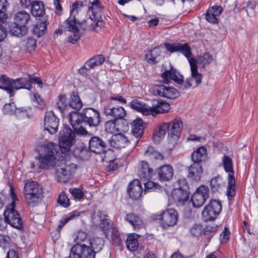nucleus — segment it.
Instances as JSON below:
<instances>
[{"label": "nucleus", "instance_id": "f257e3e1", "mask_svg": "<svg viewBox=\"0 0 258 258\" xmlns=\"http://www.w3.org/2000/svg\"><path fill=\"white\" fill-rule=\"evenodd\" d=\"M59 147L53 143L44 146V153L39 155L38 160L41 168L47 169L55 164L58 148L63 152L69 150L74 141L75 134L69 127L65 126L59 132Z\"/></svg>", "mask_w": 258, "mask_h": 258}, {"label": "nucleus", "instance_id": "f03ea898", "mask_svg": "<svg viewBox=\"0 0 258 258\" xmlns=\"http://www.w3.org/2000/svg\"><path fill=\"white\" fill-rule=\"evenodd\" d=\"M188 62L190 67L191 77L187 78L185 82H183V76L172 67L169 70H166L161 74L162 82L164 83L168 84L170 80H172L179 85L183 84V89L198 87L202 83V75L198 72L197 66L196 65L194 59H188Z\"/></svg>", "mask_w": 258, "mask_h": 258}, {"label": "nucleus", "instance_id": "7ed1b4c3", "mask_svg": "<svg viewBox=\"0 0 258 258\" xmlns=\"http://www.w3.org/2000/svg\"><path fill=\"white\" fill-rule=\"evenodd\" d=\"M10 190L12 202L7 207L4 212V216L5 220L6 222L12 227L20 230L23 228V221L18 211L15 210L16 202H18L19 200L12 186H11Z\"/></svg>", "mask_w": 258, "mask_h": 258}, {"label": "nucleus", "instance_id": "20e7f679", "mask_svg": "<svg viewBox=\"0 0 258 258\" xmlns=\"http://www.w3.org/2000/svg\"><path fill=\"white\" fill-rule=\"evenodd\" d=\"M23 193L27 203L32 207L40 203L43 197L42 188L34 181H27L25 183Z\"/></svg>", "mask_w": 258, "mask_h": 258}, {"label": "nucleus", "instance_id": "39448f33", "mask_svg": "<svg viewBox=\"0 0 258 258\" xmlns=\"http://www.w3.org/2000/svg\"><path fill=\"white\" fill-rule=\"evenodd\" d=\"M151 218L154 220L159 221V223L162 228H167L177 224L178 214L175 210L170 209L153 214Z\"/></svg>", "mask_w": 258, "mask_h": 258}, {"label": "nucleus", "instance_id": "423d86ee", "mask_svg": "<svg viewBox=\"0 0 258 258\" xmlns=\"http://www.w3.org/2000/svg\"><path fill=\"white\" fill-rule=\"evenodd\" d=\"M30 19V14L24 10L16 13L14 17L16 27L12 29V33L17 36H22L28 31L26 24Z\"/></svg>", "mask_w": 258, "mask_h": 258}, {"label": "nucleus", "instance_id": "0eeeda50", "mask_svg": "<svg viewBox=\"0 0 258 258\" xmlns=\"http://www.w3.org/2000/svg\"><path fill=\"white\" fill-rule=\"evenodd\" d=\"M223 164L226 172L228 173L227 195L228 199L235 195V180L234 176V170L231 159L228 156H224L222 159Z\"/></svg>", "mask_w": 258, "mask_h": 258}, {"label": "nucleus", "instance_id": "6e6552de", "mask_svg": "<svg viewBox=\"0 0 258 258\" xmlns=\"http://www.w3.org/2000/svg\"><path fill=\"white\" fill-rule=\"evenodd\" d=\"M150 92L154 95L170 99H176L179 96V92L176 89L162 84L153 86L150 89Z\"/></svg>", "mask_w": 258, "mask_h": 258}, {"label": "nucleus", "instance_id": "1a4fd4ad", "mask_svg": "<svg viewBox=\"0 0 258 258\" xmlns=\"http://www.w3.org/2000/svg\"><path fill=\"white\" fill-rule=\"evenodd\" d=\"M95 252L86 244H77L73 246L70 254V258H95Z\"/></svg>", "mask_w": 258, "mask_h": 258}, {"label": "nucleus", "instance_id": "9d476101", "mask_svg": "<svg viewBox=\"0 0 258 258\" xmlns=\"http://www.w3.org/2000/svg\"><path fill=\"white\" fill-rule=\"evenodd\" d=\"M222 209L221 203L215 200H212L205 206L202 212V215L205 221L214 220L219 214Z\"/></svg>", "mask_w": 258, "mask_h": 258}, {"label": "nucleus", "instance_id": "9b49d317", "mask_svg": "<svg viewBox=\"0 0 258 258\" xmlns=\"http://www.w3.org/2000/svg\"><path fill=\"white\" fill-rule=\"evenodd\" d=\"M209 189L207 186L201 185L198 187L191 197L193 207H201L209 197Z\"/></svg>", "mask_w": 258, "mask_h": 258}, {"label": "nucleus", "instance_id": "f8f14e48", "mask_svg": "<svg viewBox=\"0 0 258 258\" xmlns=\"http://www.w3.org/2000/svg\"><path fill=\"white\" fill-rule=\"evenodd\" d=\"M61 165L56 167V175L59 181L64 182L77 168L76 164L72 163H65V161H61Z\"/></svg>", "mask_w": 258, "mask_h": 258}, {"label": "nucleus", "instance_id": "ddd939ff", "mask_svg": "<svg viewBox=\"0 0 258 258\" xmlns=\"http://www.w3.org/2000/svg\"><path fill=\"white\" fill-rule=\"evenodd\" d=\"M61 165L56 167V175L59 181L64 182L77 168L76 164L72 163H65V161H61Z\"/></svg>", "mask_w": 258, "mask_h": 258}, {"label": "nucleus", "instance_id": "4468645a", "mask_svg": "<svg viewBox=\"0 0 258 258\" xmlns=\"http://www.w3.org/2000/svg\"><path fill=\"white\" fill-rule=\"evenodd\" d=\"M168 125V138L176 141L179 137L180 132L182 129L183 123L181 119L176 117L167 123Z\"/></svg>", "mask_w": 258, "mask_h": 258}, {"label": "nucleus", "instance_id": "2eb2a0df", "mask_svg": "<svg viewBox=\"0 0 258 258\" xmlns=\"http://www.w3.org/2000/svg\"><path fill=\"white\" fill-rule=\"evenodd\" d=\"M84 122L90 126L96 127L100 122V115L99 112L92 108H87L83 109Z\"/></svg>", "mask_w": 258, "mask_h": 258}, {"label": "nucleus", "instance_id": "dca6fc26", "mask_svg": "<svg viewBox=\"0 0 258 258\" xmlns=\"http://www.w3.org/2000/svg\"><path fill=\"white\" fill-rule=\"evenodd\" d=\"M58 119L53 111H49L46 112L44 123L46 130L51 134L55 133L58 129Z\"/></svg>", "mask_w": 258, "mask_h": 258}, {"label": "nucleus", "instance_id": "f3484780", "mask_svg": "<svg viewBox=\"0 0 258 258\" xmlns=\"http://www.w3.org/2000/svg\"><path fill=\"white\" fill-rule=\"evenodd\" d=\"M166 49L170 52H180L183 54L188 59L191 58L190 57L191 52L190 48L187 43H168L164 44Z\"/></svg>", "mask_w": 258, "mask_h": 258}, {"label": "nucleus", "instance_id": "a211bd4d", "mask_svg": "<svg viewBox=\"0 0 258 258\" xmlns=\"http://www.w3.org/2000/svg\"><path fill=\"white\" fill-rule=\"evenodd\" d=\"M63 27L67 30L73 33L68 37L67 40L68 42L74 43L79 39L80 35L77 23H75L71 19H67L63 22Z\"/></svg>", "mask_w": 258, "mask_h": 258}, {"label": "nucleus", "instance_id": "6ab92c4d", "mask_svg": "<svg viewBox=\"0 0 258 258\" xmlns=\"http://www.w3.org/2000/svg\"><path fill=\"white\" fill-rule=\"evenodd\" d=\"M104 113L107 116H111L116 119H122L126 115L124 109L120 106H114V103H110L104 107Z\"/></svg>", "mask_w": 258, "mask_h": 258}, {"label": "nucleus", "instance_id": "aec40b11", "mask_svg": "<svg viewBox=\"0 0 258 258\" xmlns=\"http://www.w3.org/2000/svg\"><path fill=\"white\" fill-rule=\"evenodd\" d=\"M107 148L106 143L98 137L91 138L89 143V150L96 153L104 152Z\"/></svg>", "mask_w": 258, "mask_h": 258}, {"label": "nucleus", "instance_id": "412c9836", "mask_svg": "<svg viewBox=\"0 0 258 258\" xmlns=\"http://www.w3.org/2000/svg\"><path fill=\"white\" fill-rule=\"evenodd\" d=\"M189 191L181 188H174L171 192L173 200L178 205H182L187 202L189 198Z\"/></svg>", "mask_w": 258, "mask_h": 258}, {"label": "nucleus", "instance_id": "4be33fe9", "mask_svg": "<svg viewBox=\"0 0 258 258\" xmlns=\"http://www.w3.org/2000/svg\"><path fill=\"white\" fill-rule=\"evenodd\" d=\"M127 192L130 197L133 199H138L143 192V187L140 180L136 179L130 182L128 185Z\"/></svg>", "mask_w": 258, "mask_h": 258}, {"label": "nucleus", "instance_id": "5701e85b", "mask_svg": "<svg viewBox=\"0 0 258 258\" xmlns=\"http://www.w3.org/2000/svg\"><path fill=\"white\" fill-rule=\"evenodd\" d=\"M14 85V79L10 78L5 75H0V88L5 90L10 97L13 96L15 94Z\"/></svg>", "mask_w": 258, "mask_h": 258}, {"label": "nucleus", "instance_id": "b1692460", "mask_svg": "<svg viewBox=\"0 0 258 258\" xmlns=\"http://www.w3.org/2000/svg\"><path fill=\"white\" fill-rule=\"evenodd\" d=\"M169 109V104L161 100H155L153 103V106L152 107L150 106V114L153 115L167 112Z\"/></svg>", "mask_w": 258, "mask_h": 258}, {"label": "nucleus", "instance_id": "393cba45", "mask_svg": "<svg viewBox=\"0 0 258 258\" xmlns=\"http://www.w3.org/2000/svg\"><path fill=\"white\" fill-rule=\"evenodd\" d=\"M157 173L160 181H167L172 178L173 169L171 165L166 164L161 166L158 169Z\"/></svg>", "mask_w": 258, "mask_h": 258}, {"label": "nucleus", "instance_id": "a878e982", "mask_svg": "<svg viewBox=\"0 0 258 258\" xmlns=\"http://www.w3.org/2000/svg\"><path fill=\"white\" fill-rule=\"evenodd\" d=\"M153 174V169L150 167L148 163L142 161L139 166L138 175L141 180H146L150 179Z\"/></svg>", "mask_w": 258, "mask_h": 258}, {"label": "nucleus", "instance_id": "bb28decb", "mask_svg": "<svg viewBox=\"0 0 258 258\" xmlns=\"http://www.w3.org/2000/svg\"><path fill=\"white\" fill-rule=\"evenodd\" d=\"M222 12V8L220 6H214L210 8L206 14V19L210 23L216 24L218 23V17Z\"/></svg>", "mask_w": 258, "mask_h": 258}, {"label": "nucleus", "instance_id": "cd10ccee", "mask_svg": "<svg viewBox=\"0 0 258 258\" xmlns=\"http://www.w3.org/2000/svg\"><path fill=\"white\" fill-rule=\"evenodd\" d=\"M203 174V168L200 164L194 163L188 169V177L195 181H199Z\"/></svg>", "mask_w": 258, "mask_h": 258}, {"label": "nucleus", "instance_id": "c85d7f7f", "mask_svg": "<svg viewBox=\"0 0 258 258\" xmlns=\"http://www.w3.org/2000/svg\"><path fill=\"white\" fill-rule=\"evenodd\" d=\"M128 142L127 138L119 133L113 135L111 140L109 141L110 146L115 148L124 147Z\"/></svg>", "mask_w": 258, "mask_h": 258}, {"label": "nucleus", "instance_id": "c756f323", "mask_svg": "<svg viewBox=\"0 0 258 258\" xmlns=\"http://www.w3.org/2000/svg\"><path fill=\"white\" fill-rule=\"evenodd\" d=\"M103 7L100 6L99 2L96 0L92 3L89 7L88 14L91 20H99L101 19V12Z\"/></svg>", "mask_w": 258, "mask_h": 258}, {"label": "nucleus", "instance_id": "7c9ffc66", "mask_svg": "<svg viewBox=\"0 0 258 258\" xmlns=\"http://www.w3.org/2000/svg\"><path fill=\"white\" fill-rule=\"evenodd\" d=\"M207 158V149L203 146L198 148L191 154V159L194 163L200 164Z\"/></svg>", "mask_w": 258, "mask_h": 258}, {"label": "nucleus", "instance_id": "2f4dec72", "mask_svg": "<svg viewBox=\"0 0 258 258\" xmlns=\"http://www.w3.org/2000/svg\"><path fill=\"white\" fill-rule=\"evenodd\" d=\"M125 220L132 225L135 230L140 229L143 226L142 219L136 214H126Z\"/></svg>", "mask_w": 258, "mask_h": 258}, {"label": "nucleus", "instance_id": "473e14b6", "mask_svg": "<svg viewBox=\"0 0 258 258\" xmlns=\"http://www.w3.org/2000/svg\"><path fill=\"white\" fill-rule=\"evenodd\" d=\"M129 106L131 108L142 112L143 115H148L150 114V106L137 100H134L131 101Z\"/></svg>", "mask_w": 258, "mask_h": 258}, {"label": "nucleus", "instance_id": "72a5a7b5", "mask_svg": "<svg viewBox=\"0 0 258 258\" xmlns=\"http://www.w3.org/2000/svg\"><path fill=\"white\" fill-rule=\"evenodd\" d=\"M14 90H18L21 89H25L31 90L32 85H31V80L29 77L25 78H20L14 80Z\"/></svg>", "mask_w": 258, "mask_h": 258}, {"label": "nucleus", "instance_id": "f704fd0d", "mask_svg": "<svg viewBox=\"0 0 258 258\" xmlns=\"http://www.w3.org/2000/svg\"><path fill=\"white\" fill-rule=\"evenodd\" d=\"M144 124L141 119H137L133 122L132 132L137 138H140L144 132Z\"/></svg>", "mask_w": 258, "mask_h": 258}, {"label": "nucleus", "instance_id": "c9c22d12", "mask_svg": "<svg viewBox=\"0 0 258 258\" xmlns=\"http://www.w3.org/2000/svg\"><path fill=\"white\" fill-rule=\"evenodd\" d=\"M70 121L73 128H76V126H79L81 122H84L83 110L81 113L77 111L71 112L70 115Z\"/></svg>", "mask_w": 258, "mask_h": 258}, {"label": "nucleus", "instance_id": "e433bc0d", "mask_svg": "<svg viewBox=\"0 0 258 258\" xmlns=\"http://www.w3.org/2000/svg\"><path fill=\"white\" fill-rule=\"evenodd\" d=\"M168 125L167 123L164 122L161 124L157 131H156L153 137V139L155 143H159L165 136L166 133H168Z\"/></svg>", "mask_w": 258, "mask_h": 258}, {"label": "nucleus", "instance_id": "4c0bfd02", "mask_svg": "<svg viewBox=\"0 0 258 258\" xmlns=\"http://www.w3.org/2000/svg\"><path fill=\"white\" fill-rule=\"evenodd\" d=\"M31 13L35 17H41L45 13L44 5L42 2L33 1L31 5Z\"/></svg>", "mask_w": 258, "mask_h": 258}, {"label": "nucleus", "instance_id": "58836bf2", "mask_svg": "<svg viewBox=\"0 0 258 258\" xmlns=\"http://www.w3.org/2000/svg\"><path fill=\"white\" fill-rule=\"evenodd\" d=\"M105 128L106 132L113 134V135L121 131L120 125L118 123H117L116 120H111L106 122L105 125Z\"/></svg>", "mask_w": 258, "mask_h": 258}, {"label": "nucleus", "instance_id": "ea45409f", "mask_svg": "<svg viewBox=\"0 0 258 258\" xmlns=\"http://www.w3.org/2000/svg\"><path fill=\"white\" fill-rule=\"evenodd\" d=\"M47 24L48 23L46 20L38 22L34 27V34L38 37L43 35L47 29Z\"/></svg>", "mask_w": 258, "mask_h": 258}, {"label": "nucleus", "instance_id": "a19ab883", "mask_svg": "<svg viewBox=\"0 0 258 258\" xmlns=\"http://www.w3.org/2000/svg\"><path fill=\"white\" fill-rule=\"evenodd\" d=\"M137 234L128 236L126 241V246L128 249L132 251H135L138 247V241Z\"/></svg>", "mask_w": 258, "mask_h": 258}, {"label": "nucleus", "instance_id": "79ce46f5", "mask_svg": "<svg viewBox=\"0 0 258 258\" xmlns=\"http://www.w3.org/2000/svg\"><path fill=\"white\" fill-rule=\"evenodd\" d=\"M83 2L82 1H77L72 5L70 11V16L68 19H72L75 23H76L75 16L78 14L79 12L82 8Z\"/></svg>", "mask_w": 258, "mask_h": 258}, {"label": "nucleus", "instance_id": "37998d69", "mask_svg": "<svg viewBox=\"0 0 258 258\" xmlns=\"http://www.w3.org/2000/svg\"><path fill=\"white\" fill-rule=\"evenodd\" d=\"M69 104L70 107L76 110H79L82 107V103L80 97L75 93L71 95Z\"/></svg>", "mask_w": 258, "mask_h": 258}, {"label": "nucleus", "instance_id": "c03bdc74", "mask_svg": "<svg viewBox=\"0 0 258 258\" xmlns=\"http://www.w3.org/2000/svg\"><path fill=\"white\" fill-rule=\"evenodd\" d=\"M103 240L99 237L94 238L89 242L90 247L94 252L99 251L103 246Z\"/></svg>", "mask_w": 258, "mask_h": 258}, {"label": "nucleus", "instance_id": "a18cd8bd", "mask_svg": "<svg viewBox=\"0 0 258 258\" xmlns=\"http://www.w3.org/2000/svg\"><path fill=\"white\" fill-rule=\"evenodd\" d=\"M190 59H194L196 62V65L197 64H202L203 67H204L206 64L210 63L213 60L212 56L209 53H205L203 56H199L198 59L194 57L190 58Z\"/></svg>", "mask_w": 258, "mask_h": 258}, {"label": "nucleus", "instance_id": "49530a36", "mask_svg": "<svg viewBox=\"0 0 258 258\" xmlns=\"http://www.w3.org/2000/svg\"><path fill=\"white\" fill-rule=\"evenodd\" d=\"M159 53V49L157 48H155L146 54L145 58L149 63H156L158 61L157 59V55Z\"/></svg>", "mask_w": 258, "mask_h": 258}, {"label": "nucleus", "instance_id": "de8ad7c7", "mask_svg": "<svg viewBox=\"0 0 258 258\" xmlns=\"http://www.w3.org/2000/svg\"><path fill=\"white\" fill-rule=\"evenodd\" d=\"M58 99L56 106L59 111L62 112L68 106L66 96L64 95H59L58 97Z\"/></svg>", "mask_w": 258, "mask_h": 258}, {"label": "nucleus", "instance_id": "09e8293b", "mask_svg": "<svg viewBox=\"0 0 258 258\" xmlns=\"http://www.w3.org/2000/svg\"><path fill=\"white\" fill-rule=\"evenodd\" d=\"M145 154L156 159L162 160L163 159L162 155L159 152L155 150L152 147H149L146 151Z\"/></svg>", "mask_w": 258, "mask_h": 258}, {"label": "nucleus", "instance_id": "8fccbe9b", "mask_svg": "<svg viewBox=\"0 0 258 258\" xmlns=\"http://www.w3.org/2000/svg\"><path fill=\"white\" fill-rule=\"evenodd\" d=\"M57 201L58 204L64 208H67L70 206V200L64 192H62L59 195Z\"/></svg>", "mask_w": 258, "mask_h": 258}, {"label": "nucleus", "instance_id": "3c124183", "mask_svg": "<svg viewBox=\"0 0 258 258\" xmlns=\"http://www.w3.org/2000/svg\"><path fill=\"white\" fill-rule=\"evenodd\" d=\"M223 181L219 176L215 177L211 180V185L214 190H217L222 186Z\"/></svg>", "mask_w": 258, "mask_h": 258}, {"label": "nucleus", "instance_id": "603ef678", "mask_svg": "<svg viewBox=\"0 0 258 258\" xmlns=\"http://www.w3.org/2000/svg\"><path fill=\"white\" fill-rule=\"evenodd\" d=\"M147 180L148 181L144 183L145 186V192L149 191L150 190L155 189L158 188L159 184L152 181Z\"/></svg>", "mask_w": 258, "mask_h": 258}, {"label": "nucleus", "instance_id": "864d4df0", "mask_svg": "<svg viewBox=\"0 0 258 258\" xmlns=\"http://www.w3.org/2000/svg\"><path fill=\"white\" fill-rule=\"evenodd\" d=\"M70 193L75 198L78 199H81L84 195L83 191L77 188H70L69 189Z\"/></svg>", "mask_w": 258, "mask_h": 258}, {"label": "nucleus", "instance_id": "5fc2aeb1", "mask_svg": "<svg viewBox=\"0 0 258 258\" xmlns=\"http://www.w3.org/2000/svg\"><path fill=\"white\" fill-rule=\"evenodd\" d=\"M96 66H97L96 64L95 61L92 57L85 62L84 66L80 70V72L83 71L85 69L88 70L90 69L94 68Z\"/></svg>", "mask_w": 258, "mask_h": 258}, {"label": "nucleus", "instance_id": "6e6d98bb", "mask_svg": "<svg viewBox=\"0 0 258 258\" xmlns=\"http://www.w3.org/2000/svg\"><path fill=\"white\" fill-rule=\"evenodd\" d=\"M202 226L199 224L194 225L190 229L191 233L194 236H198L202 233Z\"/></svg>", "mask_w": 258, "mask_h": 258}, {"label": "nucleus", "instance_id": "4d7b16f0", "mask_svg": "<svg viewBox=\"0 0 258 258\" xmlns=\"http://www.w3.org/2000/svg\"><path fill=\"white\" fill-rule=\"evenodd\" d=\"M3 110L5 113L11 114L15 111V106L13 103L6 104Z\"/></svg>", "mask_w": 258, "mask_h": 258}, {"label": "nucleus", "instance_id": "13d9d810", "mask_svg": "<svg viewBox=\"0 0 258 258\" xmlns=\"http://www.w3.org/2000/svg\"><path fill=\"white\" fill-rule=\"evenodd\" d=\"M111 101L113 102L114 101H117L120 103L125 104L126 100L123 98L121 96L118 94H115L111 96L110 98Z\"/></svg>", "mask_w": 258, "mask_h": 258}, {"label": "nucleus", "instance_id": "bf43d9fd", "mask_svg": "<svg viewBox=\"0 0 258 258\" xmlns=\"http://www.w3.org/2000/svg\"><path fill=\"white\" fill-rule=\"evenodd\" d=\"M87 234L84 231H79L75 238L77 242H81L84 241L87 238Z\"/></svg>", "mask_w": 258, "mask_h": 258}, {"label": "nucleus", "instance_id": "052dcab7", "mask_svg": "<svg viewBox=\"0 0 258 258\" xmlns=\"http://www.w3.org/2000/svg\"><path fill=\"white\" fill-rule=\"evenodd\" d=\"M79 214L77 212H74L71 213L67 217L64 218L63 220H60V223L64 225L70 220L73 219L75 217L79 216Z\"/></svg>", "mask_w": 258, "mask_h": 258}, {"label": "nucleus", "instance_id": "680f3d73", "mask_svg": "<svg viewBox=\"0 0 258 258\" xmlns=\"http://www.w3.org/2000/svg\"><path fill=\"white\" fill-rule=\"evenodd\" d=\"M177 184L178 185V187L176 188H181L183 189L188 190L187 184L186 180L184 178H179L178 180Z\"/></svg>", "mask_w": 258, "mask_h": 258}, {"label": "nucleus", "instance_id": "e2e57ef3", "mask_svg": "<svg viewBox=\"0 0 258 258\" xmlns=\"http://www.w3.org/2000/svg\"><path fill=\"white\" fill-rule=\"evenodd\" d=\"M100 226L103 230H107L110 226V222L109 220L106 218L101 220Z\"/></svg>", "mask_w": 258, "mask_h": 258}, {"label": "nucleus", "instance_id": "0e129e2a", "mask_svg": "<svg viewBox=\"0 0 258 258\" xmlns=\"http://www.w3.org/2000/svg\"><path fill=\"white\" fill-rule=\"evenodd\" d=\"M230 232L227 228L226 227L224 228V230L221 234L222 237V242H226L229 239L230 236Z\"/></svg>", "mask_w": 258, "mask_h": 258}, {"label": "nucleus", "instance_id": "69168bd1", "mask_svg": "<svg viewBox=\"0 0 258 258\" xmlns=\"http://www.w3.org/2000/svg\"><path fill=\"white\" fill-rule=\"evenodd\" d=\"M217 230V226L207 225L204 229V233L207 234L209 233L215 232Z\"/></svg>", "mask_w": 258, "mask_h": 258}, {"label": "nucleus", "instance_id": "338daca9", "mask_svg": "<svg viewBox=\"0 0 258 258\" xmlns=\"http://www.w3.org/2000/svg\"><path fill=\"white\" fill-rule=\"evenodd\" d=\"M10 237L8 236L0 234V246H4L9 242Z\"/></svg>", "mask_w": 258, "mask_h": 258}, {"label": "nucleus", "instance_id": "774afa93", "mask_svg": "<svg viewBox=\"0 0 258 258\" xmlns=\"http://www.w3.org/2000/svg\"><path fill=\"white\" fill-rule=\"evenodd\" d=\"M95 61L96 64L99 66L105 60V58L102 55H97L93 57Z\"/></svg>", "mask_w": 258, "mask_h": 258}]
</instances>
